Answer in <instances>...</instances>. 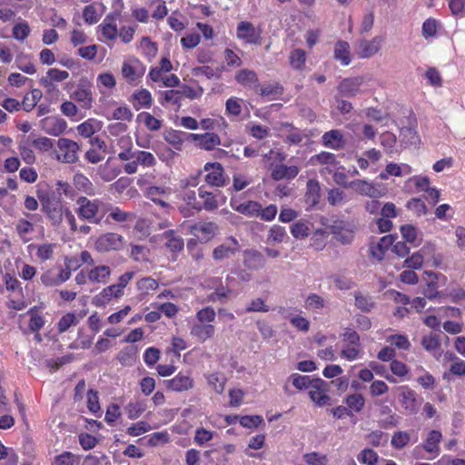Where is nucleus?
<instances>
[{"label":"nucleus","instance_id":"1","mask_svg":"<svg viewBox=\"0 0 465 465\" xmlns=\"http://www.w3.org/2000/svg\"><path fill=\"white\" fill-rule=\"evenodd\" d=\"M36 196L40 202L42 212L50 223L58 227L62 224L67 206L64 203L61 193L50 189H37Z\"/></svg>","mask_w":465,"mask_h":465},{"label":"nucleus","instance_id":"2","mask_svg":"<svg viewBox=\"0 0 465 465\" xmlns=\"http://www.w3.org/2000/svg\"><path fill=\"white\" fill-rule=\"evenodd\" d=\"M118 158L121 161L127 162L124 165V171L127 174H134L138 172V166L143 168H152L157 163L155 156L147 151L133 150L132 147L120 152Z\"/></svg>","mask_w":465,"mask_h":465},{"label":"nucleus","instance_id":"3","mask_svg":"<svg viewBox=\"0 0 465 465\" xmlns=\"http://www.w3.org/2000/svg\"><path fill=\"white\" fill-rule=\"evenodd\" d=\"M75 213L79 219L99 224L109 208L99 199L90 200L85 196L76 199Z\"/></svg>","mask_w":465,"mask_h":465},{"label":"nucleus","instance_id":"4","mask_svg":"<svg viewBox=\"0 0 465 465\" xmlns=\"http://www.w3.org/2000/svg\"><path fill=\"white\" fill-rule=\"evenodd\" d=\"M262 29L261 26H254L249 21H241L237 25L236 36L246 45H261L262 44Z\"/></svg>","mask_w":465,"mask_h":465},{"label":"nucleus","instance_id":"5","mask_svg":"<svg viewBox=\"0 0 465 465\" xmlns=\"http://www.w3.org/2000/svg\"><path fill=\"white\" fill-rule=\"evenodd\" d=\"M79 145L76 142L68 138H59L55 157L64 163H74L78 161Z\"/></svg>","mask_w":465,"mask_h":465},{"label":"nucleus","instance_id":"6","mask_svg":"<svg viewBox=\"0 0 465 465\" xmlns=\"http://www.w3.org/2000/svg\"><path fill=\"white\" fill-rule=\"evenodd\" d=\"M124 245V237L115 232L101 234L94 242V249L101 253L118 251Z\"/></svg>","mask_w":465,"mask_h":465},{"label":"nucleus","instance_id":"7","mask_svg":"<svg viewBox=\"0 0 465 465\" xmlns=\"http://www.w3.org/2000/svg\"><path fill=\"white\" fill-rule=\"evenodd\" d=\"M240 250L241 245L238 240L233 236H229L213 250V258L216 262H221L235 256Z\"/></svg>","mask_w":465,"mask_h":465},{"label":"nucleus","instance_id":"8","mask_svg":"<svg viewBox=\"0 0 465 465\" xmlns=\"http://www.w3.org/2000/svg\"><path fill=\"white\" fill-rule=\"evenodd\" d=\"M71 98L77 102L81 108L91 109L94 103L92 84L87 80H82L71 94Z\"/></svg>","mask_w":465,"mask_h":465},{"label":"nucleus","instance_id":"9","mask_svg":"<svg viewBox=\"0 0 465 465\" xmlns=\"http://www.w3.org/2000/svg\"><path fill=\"white\" fill-rule=\"evenodd\" d=\"M165 388L175 392L188 391L194 387V380L190 372L179 371L173 378L165 380Z\"/></svg>","mask_w":465,"mask_h":465},{"label":"nucleus","instance_id":"10","mask_svg":"<svg viewBox=\"0 0 465 465\" xmlns=\"http://www.w3.org/2000/svg\"><path fill=\"white\" fill-rule=\"evenodd\" d=\"M383 42L384 39L382 36H375L371 40H359L356 49L357 56L361 59H367L374 56L381 49Z\"/></svg>","mask_w":465,"mask_h":465},{"label":"nucleus","instance_id":"11","mask_svg":"<svg viewBox=\"0 0 465 465\" xmlns=\"http://www.w3.org/2000/svg\"><path fill=\"white\" fill-rule=\"evenodd\" d=\"M144 73L145 66L138 59H132L123 64L122 74L129 84L138 81L143 76Z\"/></svg>","mask_w":465,"mask_h":465},{"label":"nucleus","instance_id":"12","mask_svg":"<svg viewBox=\"0 0 465 465\" xmlns=\"http://www.w3.org/2000/svg\"><path fill=\"white\" fill-rule=\"evenodd\" d=\"M205 182L215 187H222L225 184V174L223 165L220 163H207L204 165Z\"/></svg>","mask_w":465,"mask_h":465},{"label":"nucleus","instance_id":"13","mask_svg":"<svg viewBox=\"0 0 465 465\" xmlns=\"http://www.w3.org/2000/svg\"><path fill=\"white\" fill-rule=\"evenodd\" d=\"M41 129L47 134L59 136L67 128V123L59 116H47L40 121Z\"/></svg>","mask_w":465,"mask_h":465},{"label":"nucleus","instance_id":"14","mask_svg":"<svg viewBox=\"0 0 465 465\" xmlns=\"http://www.w3.org/2000/svg\"><path fill=\"white\" fill-rule=\"evenodd\" d=\"M124 295H122V293L119 292L113 284H111L104 288L93 297L92 304L97 308H104L110 304L113 300H119Z\"/></svg>","mask_w":465,"mask_h":465},{"label":"nucleus","instance_id":"15","mask_svg":"<svg viewBox=\"0 0 465 465\" xmlns=\"http://www.w3.org/2000/svg\"><path fill=\"white\" fill-rule=\"evenodd\" d=\"M325 382L322 379H313V382L308 389L310 399L318 406L328 404L330 397L325 392Z\"/></svg>","mask_w":465,"mask_h":465},{"label":"nucleus","instance_id":"16","mask_svg":"<svg viewBox=\"0 0 465 465\" xmlns=\"http://www.w3.org/2000/svg\"><path fill=\"white\" fill-rule=\"evenodd\" d=\"M349 186L353 188L360 194L369 196L371 198H380L385 194L380 186L365 180L352 181Z\"/></svg>","mask_w":465,"mask_h":465},{"label":"nucleus","instance_id":"17","mask_svg":"<svg viewBox=\"0 0 465 465\" xmlns=\"http://www.w3.org/2000/svg\"><path fill=\"white\" fill-rule=\"evenodd\" d=\"M219 230L218 225L213 222L197 223L191 226L190 231L198 238L208 242L213 239Z\"/></svg>","mask_w":465,"mask_h":465},{"label":"nucleus","instance_id":"18","mask_svg":"<svg viewBox=\"0 0 465 465\" xmlns=\"http://www.w3.org/2000/svg\"><path fill=\"white\" fill-rule=\"evenodd\" d=\"M364 83L362 76L344 78L338 85L340 94L345 96H355L361 92V86Z\"/></svg>","mask_w":465,"mask_h":465},{"label":"nucleus","instance_id":"19","mask_svg":"<svg viewBox=\"0 0 465 465\" xmlns=\"http://www.w3.org/2000/svg\"><path fill=\"white\" fill-rule=\"evenodd\" d=\"M216 328L213 324L194 323L190 328V334L199 342L203 343L207 340L213 339L215 335Z\"/></svg>","mask_w":465,"mask_h":465},{"label":"nucleus","instance_id":"20","mask_svg":"<svg viewBox=\"0 0 465 465\" xmlns=\"http://www.w3.org/2000/svg\"><path fill=\"white\" fill-rule=\"evenodd\" d=\"M189 137L198 141L199 147L206 151H212L221 144V138L215 133L189 134Z\"/></svg>","mask_w":465,"mask_h":465},{"label":"nucleus","instance_id":"21","mask_svg":"<svg viewBox=\"0 0 465 465\" xmlns=\"http://www.w3.org/2000/svg\"><path fill=\"white\" fill-rule=\"evenodd\" d=\"M312 163H319L326 165L320 172L321 173H331L334 170H338L339 162L336 160V156L332 153L321 152L312 157Z\"/></svg>","mask_w":465,"mask_h":465},{"label":"nucleus","instance_id":"22","mask_svg":"<svg viewBox=\"0 0 465 465\" xmlns=\"http://www.w3.org/2000/svg\"><path fill=\"white\" fill-rule=\"evenodd\" d=\"M322 145L333 150H341L345 146V139L341 130L333 129L325 132L322 136Z\"/></svg>","mask_w":465,"mask_h":465},{"label":"nucleus","instance_id":"23","mask_svg":"<svg viewBox=\"0 0 465 465\" xmlns=\"http://www.w3.org/2000/svg\"><path fill=\"white\" fill-rule=\"evenodd\" d=\"M271 171L272 179L281 181L282 179H294L298 175L300 169L296 165L275 164L272 165Z\"/></svg>","mask_w":465,"mask_h":465},{"label":"nucleus","instance_id":"24","mask_svg":"<svg viewBox=\"0 0 465 465\" xmlns=\"http://www.w3.org/2000/svg\"><path fill=\"white\" fill-rule=\"evenodd\" d=\"M118 14H109L105 16L104 21L99 25L98 28L100 29L103 36L107 40H114L118 35V29L116 20L118 18Z\"/></svg>","mask_w":465,"mask_h":465},{"label":"nucleus","instance_id":"25","mask_svg":"<svg viewBox=\"0 0 465 465\" xmlns=\"http://www.w3.org/2000/svg\"><path fill=\"white\" fill-rule=\"evenodd\" d=\"M231 207L244 215L247 216H259V212H261V203L255 201H247L244 203H239L234 198L231 199L230 202Z\"/></svg>","mask_w":465,"mask_h":465},{"label":"nucleus","instance_id":"26","mask_svg":"<svg viewBox=\"0 0 465 465\" xmlns=\"http://www.w3.org/2000/svg\"><path fill=\"white\" fill-rule=\"evenodd\" d=\"M88 272L91 283L106 284L112 274V269L104 264L93 265Z\"/></svg>","mask_w":465,"mask_h":465},{"label":"nucleus","instance_id":"27","mask_svg":"<svg viewBox=\"0 0 465 465\" xmlns=\"http://www.w3.org/2000/svg\"><path fill=\"white\" fill-rule=\"evenodd\" d=\"M69 77V73L57 68H50L45 76L40 79V84L45 88L51 90L54 83H61Z\"/></svg>","mask_w":465,"mask_h":465},{"label":"nucleus","instance_id":"28","mask_svg":"<svg viewBox=\"0 0 465 465\" xmlns=\"http://www.w3.org/2000/svg\"><path fill=\"white\" fill-rule=\"evenodd\" d=\"M198 195L200 199H202V202H200L201 211L205 210L211 212L218 208V196L220 195V193L217 194L207 191L204 186H200L198 189Z\"/></svg>","mask_w":465,"mask_h":465},{"label":"nucleus","instance_id":"29","mask_svg":"<svg viewBox=\"0 0 465 465\" xmlns=\"http://www.w3.org/2000/svg\"><path fill=\"white\" fill-rule=\"evenodd\" d=\"M441 440V432L438 430H432L428 433L422 444V448L426 452L431 453L434 457H437L440 452V442Z\"/></svg>","mask_w":465,"mask_h":465},{"label":"nucleus","instance_id":"30","mask_svg":"<svg viewBox=\"0 0 465 465\" xmlns=\"http://www.w3.org/2000/svg\"><path fill=\"white\" fill-rule=\"evenodd\" d=\"M243 265L249 270H258L265 265V258L256 250L243 252Z\"/></svg>","mask_w":465,"mask_h":465},{"label":"nucleus","instance_id":"31","mask_svg":"<svg viewBox=\"0 0 465 465\" xmlns=\"http://www.w3.org/2000/svg\"><path fill=\"white\" fill-rule=\"evenodd\" d=\"M29 316L28 330L31 332H39L45 324V319L39 307L34 306L26 312Z\"/></svg>","mask_w":465,"mask_h":465},{"label":"nucleus","instance_id":"32","mask_svg":"<svg viewBox=\"0 0 465 465\" xmlns=\"http://www.w3.org/2000/svg\"><path fill=\"white\" fill-rule=\"evenodd\" d=\"M402 392L401 394V406L410 413L414 414L418 411L419 403L416 398V392L407 386L401 387Z\"/></svg>","mask_w":465,"mask_h":465},{"label":"nucleus","instance_id":"33","mask_svg":"<svg viewBox=\"0 0 465 465\" xmlns=\"http://www.w3.org/2000/svg\"><path fill=\"white\" fill-rule=\"evenodd\" d=\"M171 192V189L166 186H148L145 190L144 195L146 198L152 200L155 203L166 207L168 204L163 199V196L169 194Z\"/></svg>","mask_w":465,"mask_h":465},{"label":"nucleus","instance_id":"34","mask_svg":"<svg viewBox=\"0 0 465 465\" xmlns=\"http://www.w3.org/2000/svg\"><path fill=\"white\" fill-rule=\"evenodd\" d=\"M333 57L341 65H349L351 61L349 43L343 40L337 41L334 45Z\"/></svg>","mask_w":465,"mask_h":465},{"label":"nucleus","instance_id":"35","mask_svg":"<svg viewBox=\"0 0 465 465\" xmlns=\"http://www.w3.org/2000/svg\"><path fill=\"white\" fill-rule=\"evenodd\" d=\"M187 137H189V134L180 130L169 129L163 133L164 141L178 151L182 150Z\"/></svg>","mask_w":465,"mask_h":465},{"label":"nucleus","instance_id":"36","mask_svg":"<svg viewBox=\"0 0 465 465\" xmlns=\"http://www.w3.org/2000/svg\"><path fill=\"white\" fill-rule=\"evenodd\" d=\"M305 202L311 207L317 205L321 198V186L317 180L310 179L306 183Z\"/></svg>","mask_w":465,"mask_h":465},{"label":"nucleus","instance_id":"37","mask_svg":"<svg viewBox=\"0 0 465 465\" xmlns=\"http://www.w3.org/2000/svg\"><path fill=\"white\" fill-rule=\"evenodd\" d=\"M131 102L136 110L150 108L153 102L152 94L147 89H139L133 94Z\"/></svg>","mask_w":465,"mask_h":465},{"label":"nucleus","instance_id":"38","mask_svg":"<svg viewBox=\"0 0 465 465\" xmlns=\"http://www.w3.org/2000/svg\"><path fill=\"white\" fill-rule=\"evenodd\" d=\"M163 235L166 239L165 246L170 252L177 253L183 250V239L173 230L166 231Z\"/></svg>","mask_w":465,"mask_h":465},{"label":"nucleus","instance_id":"39","mask_svg":"<svg viewBox=\"0 0 465 465\" xmlns=\"http://www.w3.org/2000/svg\"><path fill=\"white\" fill-rule=\"evenodd\" d=\"M307 54L302 48H295L290 52L289 63L292 69L303 71L306 67Z\"/></svg>","mask_w":465,"mask_h":465},{"label":"nucleus","instance_id":"40","mask_svg":"<svg viewBox=\"0 0 465 465\" xmlns=\"http://www.w3.org/2000/svg\"><path fill=\"white\" fill-rule=\"evenodd\" d=\"M147 405L144 400L135 399L126 404L124 411L129 420H135L145 411Z\"/></svg>","mask_w":465,"mask_h":465},{"label":"nucleus","instance_id":"41","mask_svg":"<svg viewBox=\"0 0 465 465\" xmlns=\"http://www.w3.org/2000/svg\"><path fill=\"white\" fill-rule=\"evenodd\" d=\"M137 358V349L134 346H126L117 354L116 359L123 366H133Z\"/></svg>","mask_w":465,"mask_h":465},{"label":"nucleus","instance_id":"42","mask_svg":"<svg viewBox=\"0 0 465 465\" xmlns=\"http://www.w3.org/2000/svg\"><path fill=\"white\" fill-rule=\"evenodd\" d=\"M158 101L163 106H166L168 104H173L176 106H181V98L179 90H166L161 91L158 93Z\"/></svg>","mask_w":465,"mask_h":465},{"label":"nucleus","instance_id":"43","mask_svg":"<svg viewBox=\"0 0 465 465\" xmlns=\"http://www.w3.org/2000/svg\"><path fill=\"white\" fill-rule=\"evenodd\" d=\"M208 385L213 389V391L222 394L224 391L225 384L227 381L226 377L221 372H213L205 376Z\"/></svg>","mask_w":465,"mask_h":465},{"label":"nucleus","instance_id":"44","mask_svg":"<svg viewBox=\"0 0 465 465\" xmlns=\"http://www.w3.org/2000/svg\"><path fill=\"white\" fill-rule=\"evenodd\" d=\"M120 168L109 161L101 165L98 170L99 176L104 182H111L114 180L120 174Z\"/></svg>","mask_w":465,"mask_h":465},{"label":"nucleus","instance_id":"45","mask_svg":"<svg viewBox=\"0 0 465 465\" xmlns=\"http://www.w3.org/2000/svg\"><path fill=\"white\" fill-rule=\"evenodd\" d=\"M73 183L74 187L89 195L94 194V188L93 183L83 173H76L74 176Z\"/></svg>","mask_w":465,"mask_h":465},{"label":"nucleus","instance_id":"46","mask_svg":"<svg viewBox=\"0 0 465 465\" xmlns=\"http://www.w3.org/2000/svg\"><path fill=\"white\" fill-rule=\"evenodd\" d=\"M43 93L40 89H33L25 94L22 101V107L26 112H31L41 100Z\"/></svg>","mask_w":465,"mask_h":465},{"label":"nucleus","instance_id":"47","mask_svg":"<svg viewBox=\"0 0 465 465\" xmlns=\"http://www.w3.org/2000/svg\"><path fill=\"white\" fill-rule=\"evenodd\" d=\"M235 80L242 85L251 86L258 83V76L252 70L242 69L236 74Z\"/></svg>","mask_w":465,"mask_h":465},{"label":"nucleus","instance_id":"48","mask_svg":"<svg viewBox=\"0 0 465 465\" xmlns=\"http://www.w3.org/2000/svg\"><path fill=\"white\" fill-rule=\"evenodd\" d=\"M345 403L350 413L360 412L364 407L365 400L361 394L353 393L346 397Z\"/></svg>","mask_w":465,"mask_h":465},{"label":"nucleus","instance_id":"49","mask_svg":"<svg viewBox=\"0 0 465 465\" xmlns=\"http://www.w3.org/2000/svg\"><path fill=\"white\" fill-rule=\"evenodd\" d=\"M242 111V100L237 97H230L225 104V113L229 117H238Z\"/></svg>","mask_w":465,"mask_h":465},{"label":"nucleus","instance_id":"50","mask_svg":"<svg viewBox=\"0 0 465 465\" xmlns=\"http://www.w3.org/2000/svg\"><path fill=\"white\" fill-rule=\"evenodd\" d=\"M282 125L290 129V133L286 135L284 143L290 145H298L302 142L304 135L301 131L295 128L292 123H285Z\"/></svg>","mask_w":465,"mask_h":465},{"label":"nucleus","instance_id":"51","mask_svg":"<svg viewBox=\"0 0 465 465\" xmlns=\"http://www.w3.org/2000/svg\"><path fill=\"white\" fill-rule=\"evenodd\" d=\"M31 33L29 24L25 20L16 23L12 29V35L18 41L25 40Z\"/></svg>","mask_w":465,"mask_h":465},{"label":"nucleus","instance_id":"52","mask_svg":"<svg viewBox=\"0 0 465 465\" xmlns=\"http://www.w3.org/2000/svg\"><path fill=\"white\" fill-rule=\"evenodd\" d=\"M78 323L76 315L74 312H67L63 315L56 323V329L59 333L65 332L70 327Z\"/></svg>","mask_w":465,"mask_h":465},{"label":"nucleus","instance_id":"53","mask_svg":"<svg viewBox=\"0 0 465 465\" xmlns=\"http://www.w3.org/2000/svg\"><path fill=\"white\" fill-rule=\"evenodd\" d=\"M136 287L142 294L147 295L150 292L155 291L159 287V283L155 279L147 276L140 279L136 282Z\"/></svg>","mask_w":465,"mask_h":465},{"label":"nucleus","instance_id":"54","mask_svg":"<svg viewBox=\"0 0 465 465\" xmlns=\"http://www.w3.org/2000/svg\"><path fill=\"white\" fill-rule=\"evenodd\" d=\"M138 118L143 123L150 131H158L162 127L163 121L154 117L150 113L143 112L138 114Z\"/></svg>","mask_w":465,"mask_h":465},{"label":"nucleus","instance_id":"55","mask_svg":"<svg viewBox=\"0 0 465 465\" xmlns=\"http://www.w3.org/2000/svg\"><path fill=\"white\" fill-rule=\"evenodd\" d=\"M333 237L341 244H350L354 239V231L350 228L340 227L333 232Z\"/></svg>","mask_w":465,"mask_h":465},{"label":"nucleus","instance_id":"56","mask_svg":"<svg viewBox=\"0 0 465 465\" xmlns=\"http://www.w3.org/2000/svg\"><path fill=\"white\" fill-rule=\"evenodd\" d=\"M195 318L199 323L213 324L216 318V312L213 307L206 306L196 312Z\"/></svg>","mask_w":465,"mask_h":465},{"label":"nucleus","instance_id":"57","mask_svg":"<svg viewBox=\"0 0 465 465\" xmlns=\"http://www.w3.org/2000/svg\"><path fill=\"white\" fill-rule=\"evenodd\" d=\"M411 441V436L407 431H396L393 433L391 444L396 450H402Z\"/></svg>","mask_w":465,"mask_h":465},{"label":"nucleus","instance_id":"58","mask_svg":"<svg viewBox=\"0 0 465 465\" xmlns=\"http://www.w3.org/2000/svg\"><path fill=\"white\" fill-rule=\"evenodd\" d=\"M178 90L180 93L181 100L183 98H189L191 100H194L201 97L203 94V89L201 86H197L196 88H194L187 84H183L180 86Z\"/></svg>","mask_w":465,"mask_h":465},{"label":"nucleus","instance_id":"59","mask_svg":"<svg viewBox=\"0 0 465 465\" xmlns=\"http://www.w3.org/2000/svg\"><path fill=\"white\" fill-rule=\"evenodd\" d=\"M422 347L429 352H434L440 350V342L437 334L430 333L421 339Z\"/></svg>","mask_w":465,"mask_h":465},{"label":"nucleus","instance_id":"60","mask_svg":"<svg viewBox=\"0 0 465 465\" xmlns=\"http://www.w3.org/2000/svg\"><path fill=\"white\" fill-rule=\"evenodd\" d=\"M361 351V345L345 344L341 351V357L350 361H355L359 358Z\"/></svg>","mask_w":465,"mask_h":465},{"label":"nucleus","instance_id":"61","mask_svg":"<svg viewBox=\"0 0 465 465\" xmlns=\"http://www.w3.org/2000/svg\"><path fill=\"white\" fill-rule=\"evenodd\" d=\"M213 431L206 430L203 427H199L195 430L193 441L198 446H203L213 440Z\"/></svg>","mask_w":465,"mask_h":465},{"label":"nucleus","instance_id":"62","mask_svg":"<svg viewBox=\"0 0 465 465\" xmlns=\"http://www.w3.org/2000/svg\"><path fill=\"white\" fill-rule=\"evenodd\" d=\"M387 341L391 343V345L395 346L399 350L408 351L411 348V342L404 334H394L390 335L387 338Z\"/></svg>","mask_w":465,"mask_h":465},{"label":"nucleus","instance_id":"63","mask_svg":"<svg viewBox=\"0 0 465 465\" xmlns=\"http://www.w3.org/2000/svg\"><path fill=\"white\" fill-rule=\"evenodd\" d=\"M291 233L296 239H303L310 233L308 223L303 221H298L291 226Z\"/></svg>","mask_w":465,"mask_h":465},{"label":"nucleus","instance_id":"64","mask_svg":"<svg viewBox=\"0 0 465 465\" xmlns=\"http://www.w3.org/2000/svg\"><path fill=\"white\" fill-rule=\"evenodd\" d=\"M303 460L307 465H327L328 458L325 454H321L317 451L305 453Z\"/></svg>","mask_w":465,"mask_h":465}]
</instances>
